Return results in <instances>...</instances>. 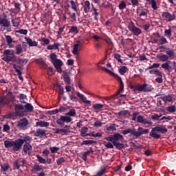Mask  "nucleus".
<instances>
[{"label": "nucleus", "mask_w": 176, "mask_h": 176, "mask_svg": "<svg viewBox=\"0 0 176 176\" xmlns=\"http://www.w3.org/2000/svg\"><path fill=\"white\" fill-rule=\"evenodd\" d=\"M31 138L30 137H21L15 141L6 140L4 141L5 148H12L14 152H17L21 149V146L25 141H30Z\"/></svg>", "instance_id": "nucleus-1"}, {"label": "nucleus", "mask_w": 176, "mask_h": 176, "mask_svg": "<svg viewBox=\"0 0 176 176\" xmlns=\"http://www.w3.org/2000/svg\"><path fill=\"white\" fill-rule=\"evenodd\" d=\"M148 133H149V129H144V127L142 126H139L138 128V131L135 130V129L130 128L122 131V134L124 135L131 134V135H133L134 140H137V138H139V137H141V135H144V134H148Z\"/></svg>", "instance_id": "nucleus-2"}, {"label": "nucleus", "mask_w": 176, "mask_h": 176, "mask_svg": "<svg viewBox=\"0 0 176 176\" xmlns=\"http://www.w3.org/2000/svg\"><path fill=\"white\" fill-rule=\"evenodd\" d=\"M167 131H168V129L166 126L158 124L156 126L152 128L149 135L150 137L155 138V140H159L162 138V135L156 133H161L162 134H166Z\"/></svg>", "instance_id": "nucleus-3"}, {"label": "nucleus", "mask_w": 176, "mask_h": 176, "mask_svg": "<svg viewBox=\"0 0 176 176\" xmlns=\"http://www.w3.org/2000/svg\"><path fill=\"white\" fill-rule=\"evenodd\" d=\"M3 54L4 56L2 58V60L6 63H10V61L12 63H16V61H17V58L14 54V52H11L10 50H4Z\"/></svg>", "instance_id": "nucleus-4"}, {"label": "nucleus", "mask_w": 176, "mask_h": 176, "mask_svg": "<svg viewBox=\"0 0 176 176\" xmlns=\"http://www.w3.org/2000/svg\"><path fill=\"white\" fill-rule=\"evenodd\" d=\"M50 57L57 72H63V69H61V67H63V61L60 59H57V55L54 53L50 54Z\"/></svg>", "instance_id": "nucleus-5"}, {"label": "nucleus", "mask_w": 176, "mask_h": 176, "mask_svg": "<svg viewBox=\"0 0 176 176\" xmlns=\"http://www.w3.org/2000/svg\"><path fill=\"white\" fill-rule=\"evenodd\" d=\"M128 30L134 35L135 36H140L141 34H142V31L141 29L135 26L134 22L131 21L128 25Z\"/></svg>", "instance_id": "nucleus-6"}, {"label": "nucleus", "mask_w": 176, "mask_h": 176, "mask_svg": "<svg viewBox=\"0 0 176 176\" xmlns=\"http://www.w3.org/2000/svg\"><path fill=\"white\" fill-rule=\"evenodd\" d=\"M23 137H29L30 138V140H26L24 142V145L23 146V151L25 153V155H31V151H32V146L30 144L31 141H32V137L26 135Z\"/></svg>", "instance_id": "nucleus-7"}, {"label": "nucleus", "mask_w": 176, "mask_h": 176, "mask_svg": "<svg viewBox=\"0 0 176 176\" xmlns=\"http://www.w3.org/2000/svg\"><path fill=\"white\" fill-rule=\"evenodd\" d=\"M116 78L118 80V82H120V88L116 91V94L110 96L109 100H116V97H118V96H119L124 89V85L123 84V80H122V78H120V76H118L116 77Z\"/></svg>", "instance_id": "nucleus-8"}, {"label": "nucleus", "mask_w": 176, "mask_h": 176, "mask_svg": "<svg viewBox=\"0 0 176 176\" xmlns=\"http://www.w3.org/2000/svg\"><path fill=\"white\" fill-rule=\"evenodd\" d=\"M24 106L23 104H16L14 105V115L17 116H24Z\"/></svg>", "instance_id": "nucleus-9"}, {"label": "nucleus", "mask_w": 176, "mask_h": 176, "mask_svg": "<svg viewBox=\"0 0 176 176\" xmlns=\"http://www.w3.org/2000/svg\"><path fill=\"white\" fill-rule=\"evenodd\" d=\"M160 49L166 50V53L168 58H169V60H174L175 57V52H174V50H170L169 47H167L164 45L160 46Z\"/></svg>", "instance_id": "nucleus-10"}, {"label": "nucleus", "mask_w": 176, "mask_h": 176, "mask_svg": "<svg viewBox=\"0 0 176 176\" xmlns=\"http://www.w3.org/2000/svg\"><path fill=\"white\" fill-rule=\"evenodd\" d=\"M27 163V160L24 158H20L14 162V167L16 168V170H20L21 167H24Z\"/></svg>", "instance_id": "nucleus-11"}, {"label": "nucleus", "mask_w": 176, "mask_h": 176, "mask_svg": "<svg viewBox=\"0 0 176 176\" xmlns=\"http://www.w3.org/2000/svg\"><path fill=\"white\" fill-rule=\"evenodd\" d=\"M0 25L8 28L10 27V21L8 19V16L4 14L3 17L0 16Z\"/></svg>", "instance_id": "nucleus-12"}, {"label": "nucleus", "mask_w": 176, "mask_h": 176, "mask_svg": "<svg viewBox=\"0 0 176 176\" xmlns=\"http://www.w3.org/2000/svg\"><path fill=\"white\" fill-rule=\"evenodd\" d=\"M146 86V85L142 84L139 86L131 85L130 87L134 93H135V91H139V93H145V91H146V89H145Z\"/></svg>", "instance_id": "nucleus-13"}, {"label": "nucleus", "mask_w": 176, "mask_h": 176, "mask_svg": "<svg viewBox=\"0 0 176 176\" xmlns=\"http://www.w3.org/2000/svg\"><path fill=\"white\" fill-rule=\"evenodd\" d=\"M136 121L138 123H142V124H148L149 126H152V121H148L146 119L144 118L142 116H138Z\"/></svg>", "instance_id": "nucleus-14"}, {"label": "nucleus", "mask_w": 176, "mask_h": 176, "mask_svg": "<svg viewBox=\"0 0 176 176\" xmlns=\"http://www.w3.org/2000/svg\"><path fill=\"white\" fill-rule=\"evenodd\" d=\"M28 126V120L24 118L18 121L16 124V127H19V129H24V127H27Z\"/></svg>", "instance_id": "nucleus-15"}, {"label": "nucleus", "mask_w": 176, "mask_h": 176, "mask_svg": "<svg viewBox=\"0 0 176 176\" xmlns=\"http://www.w3.org/2000/svg\"><path fill=\"white\" fill-rule=\"evenodd\" d=\"M34 137H39V138L46 137V130L42 129H37L36 131L34 132Z\"/></svg>", "instance_id": "nucleus-16"}, {"label": "nucleus", "mask_w": 176, "mask_h": 176, "mask_svg": "<svg viewBox=\"0 0 176 176\" xmlns=\"http://www.w3.org/2000/svg\"><path fill=\"white\" fill-rule=\"evenodd\" d=\"M162 17L167 20V21H173V20H175V15L171 14L168 12H164L162 13Z\"/></svg>", "instance_id": "nucleus-17"}, {"label": "nucleus", "mask_w": 176, "mask_h": 176, "mask_svg": "<svg viewBox=\"0 0 176 176\" xmlns=\"http://www.w3.org/2000/svg\"><path fill=\"white\" fill-rule=\"evenodd\" d=\"M76 95L79 97V98H80L84 104H87V105H90L91 104V101L87 100V98L85 96H83V94L77 92Z\"/></svg>", "instance_id": "nucleus-18"}, {"label": "nucleus", "mask_w": 176, "mask_h": 176, "mask_svg": "<svg viewBox=\"0 0 176 176\" xmlns=\"http://www.w3.org/2000/svg\"><path fill=\"white\" fill-rule=\"evenodd\" d=\"M79 46H82V42H80V41L78 40L76 41V43L74 44L72 50V53L73 54H74V56H78V48L79 47Z\"/></svg>", "instance_id": "nucleus-19"}, {"label": "nucleus", "mask_w": 176, "mask_h": 176, "mask_svg": "<svg viewBox=\"0 0 176 176\" xmlns=\"http://www.w3.org/2000/svg\"><path fill=\"white\" fill-rule=\"evenodd\" d=\"M25 41L30 47L38 46V42L32 41V39L29 37H26Z\"/></svg>", "instance_id": "nucleus-20"}, {"label": "nucleus", "mask_w": 176, "mask_h": 176, "mask_svg": "<svg viewBox=\"0 0 176 176\" xmlns=\"http://www.w3.org/2000/svg\"><path fill=\"white\" fill-rule=\"evenodd\" d=\"M12 67L14 69H15V72H16L19 76V79H20V80H23V72H21V70L17 69V65H16L15 63L12 65Z\"/></svg>", "instance_id": "nucleus-21"}, {"label": "nucleus", "mask_w": 176, "mask_h": 176, "mask_svg": "<svg viewBox=\"0 0 176 176\" xmlns=\"http://www.w3.org/2000/svg\"><path fill=\"white\" fill-rule=\"evenodd\" d=\"M113 140L115 142H117V141H120L124 140V138L123 137V135L118 133L113 135Z\"/></svg>", "instance_id": "nucleus-22"}, {"label": "nucleus", "mask_w": 176, "mask_h": 176, "mask_svg": "<svg viewBox=\"0 0 176 176\" xmlns=\"http://www.w3.org/2000/svg\"><path fill=\"white\" fill-rule=\"evenodd\" d=\"M60 133H63L65 135L68 134V133H71L69 129H56L55 131V134H60Z\"/></svg>", "instance_id": "nucleus-23"}, {"label": "nucleus", "mask_w": 176, "mask_h": 176, "mask_svg": "<svg viewBox=\"0 0 176 176\" xmlns=\"http://www.w3.org/2000/svg\"><path fill=\"white\" fill-rule=\"evenodd\" d=\"M85 13H89L90 12V1H85L83 6Z\"/></svg>", "instance_id": "nucleus-24"}, {"label": "nucleus", "mask_w": 176, "mask_h": 176, "mask_svg": "<svg viewBox=\"0 0 176 176\" xmlns=\"http://www.w3.org/2000/svg\"><path fill=\"white\" fill-rule=\"evenodd\" d=\"M157 58H159L160 61H162V63H165V61H168L169 60L168 56H167L166 54L157 55Z\"/></svg>", "instance_id": "nucleus-25"}, {"label": "nucleus", "mask_w": 176, "mask_h": 176, "mask_svg": "<svg viewBox=\"0 0 176 176\" xmlns=\"http://www.w3.org/2000/svg\"><path fill=\"white\" fill-rule=\"evenodd\" d=\"M11 23H12L13 27H19L20 23H21V21L19 18L16 19H12Z\"/></svg>", "instance_id": "nucleus-26"}, {"label": "nucleus", "mask_w": 176, "mask_h": 176, "mask_svg": "<svg viewBox=\"0 0 176 176\" xmlns=\"http://www.w3.org/2000/svg\"><path fill=\"white\" fill-rule=\"evenodd\" d=\"M160 99L162 100L164 102H171V101H173V97H171V96H161Z\"/></svg>", "instance_id": "nucleus-27"}, {"label": "nucleus", "mask_w": 176, "mask_h": 176, "mask_svg": "<svg viewBox=\"0 0 176 176\" xmlns=\"http://www.w3.org/2000/svg\"><path fill=\"white\" fill-rule=\"evenodd\" d=\"M100 69L102 71H105V72H107L108 74H109L112 76H114L115 78H116L117 76H119L118 74L113 73L112 71L109 70V69H107V68H106L104 67H100Z\"/></svg>", "instance_id": "nucleus-28"}, {"label": "nucleus", "mask_w": 176, "mask_h": 176, "mask_svg": "<svg viewBox=\"0 0 176 176\" xmlns=\"http://www.w3.org/2000/svg\"><path fill=\"white\" fill-rule=\"evenodd\" d=\"M24 109L26 110L27 112H32L34 111V106L31 104V103H26L24 106Z\"/></svg>", "instance_id": "nucleus-29"}, {"label": "nucleus", "mask_w": 176, "mask_h": 176, "mask_svg": "<svg viewBox=\"0 0 176 176\" xmlns=\"http://www.w3.org/2000/svg\"><path fill=\"white\" fill-rule=\"evenodd\" d=\"M113 145L116 146V149H118V151H120L124 148V144L123 143H119L118 142H113Z\"/></svg>", "instance_id": "nucleus-30"}, {"label": "nucleus", "mask_w": 176, "mask_h": 176, "mask_svg": "<svg viewBox=\"0 0 176 176\" xmlns=\"http://www.w3.org/2000/svg\"><path fill=\"white\" fill-rule=\"evenodd\" d=\"M161 67L162 68H164V69H166V71H168V72H171L173 71V67H171L167 62L162 63Z\"/></svg>", "instance_id": "nucleus-31"}, {"label": "nucleus", "mask_w": 176, "mask_h": 176, "mask_svg": "<svg viewBox=\"0 0 176 176\" xmlns=\"http://www.w3.org/2000/svg\"><path fill=\"white\" fill-rule=\"evenodd\" d=\"M92 108L94 109V111H101L102 108H104V104L101 103H97L94 104Z\"/></svg>", "instance_id": "nucleus-32"}, {"label": "nucleus", "mask_w": 176, "mask_h": 176, "mask_svg": "<svg viewBox=\"0 0 176 176\" xmlns=\"http://www.w3.org/2000/svg\"><path fill=\"white\" fill-rule=\"evenodd\" d=\"M49 122L45 121H39L36 123V126H38L39 127H48Z\"/></svg>", "instance_id": "nucleus-33"}, {"label": "nucleus", "mask_w": 176, "mask_h": 176, "mask_svg": "<svg viewBox=\"0 0 176 176\" xmlns=\"http://www.w3.org/2000/svg\"><path fill=\"white\" fill-rule=\"evenodd\" d=\"M87 131H89V128L87 126H83L81 128L80 130V135L81 137H87Z\"/></svg>", "instance_id": "nucleus-34"}, {"label": "nucleus", "mask_w": 176, "mask_h": 176, "mask_svg": "<svg viewBox=\"0 0 176 176\" xmlns=\"http://www.w3.org/2000/svg\"><path fill=\"white\" fill-rule=\"evenodd\" d=\"M18 98H19L20 102L22 104H27V102L25 101V100H27V95L24 94H20L19 96H18Z\"/></svg>", "instance_id": "nucleus-35"}, {"label": "nucleus", "mask_w": 176, "mask_h": 176, "mask_svg": "<svg viewBox=\"0 0 176 176\" xmlns=\"http://www.w3.org/2000/svg\"><path fill=\"white\" fill-rule=\"evenodd\" d=\"M6 41L8 46H10L12 43H16V41H13V39L12 38V36L10 35L6 36Z\"/></svg>", "instance_id": "nucleus-36"}, {"label": "nucleus", "mask_w": 176, "mask_h": 176, "mask_svg": "<svg viewBox=\"0 0 176 176\" xmlns=\"http://www.w3.org/2000/svg\"><path fill=\"white\" fill-rule=\"evenodd\" d=\"M60 118L64 123H71L72 122V118L69 116H60Z\"/></svg>", "instance_id": "nucleus-37"}, {"label": "nucleus", "mask_w": 176, "mask_h": 176, "mask_svg": "<svg viewBox=\"0 0 176 176\" xmlns=\"http://www.w3.org/2000/svg\"><path fill=\"white\" fill-rule=\"evenodd\" d=\"M92 144H97V141L95 140H83L81 142V145H91Z\"/></svg>", "instance_id": "nucleus-38"}, {"label": "nucleus", "mask_w": 176, "mask_h": 176, "mask_svg": "<svg viewBox=\"0 0 176 176\" xmlns=\"http://www.w3.org/2000/svg\"><path fill=\"white\" fill-rule=\"evenodd\" d=\"M144 85H146L144 87V89L146 90L145 91V93H151V91H153V87H152V85L146 83H144Z\"/></svg>", "instance_id": "nucleus-39"}, {"label": "nucleus", "mask_w": 176, "mask_h": 176, "mask_svg": "<svg viewBox=\"0 0 176 176\" xmlns=\"http://www.w3.org/2000/svg\"><path fill=\"white\" fill-rule=\"evenodd\" d=\"M69 34H78L79 30H78V27L76 26H72L69 31Z\"/></svg>", "instance_id": "nucleus-40"}, {"label": "nucleus", "mask_w": 176, "mask_h": 176, "mask_svg": "<svg viewBox=\"0 0 176 176\" xmlns=\"http://www.w3.org/2000/svg\"><path fill=\"white\" fill-rule=\"evenodd\" d=\"M43 170V167L42 166L40 165H34V166L32 167V171H42Z\"/></svg>", "instance_id": "nucleus-41"}, {"label": "nucleus", "mask_w": 176, "mask_h": 176, "mask_svg": "<svg viewBox=\"0 0 176 176\" xmlns=\"http://www.w3.org/2000/svg\"><path fill=\"white\" fill-rule=\"evenodd\" d=\"M113 57L114 58H116V60L118 62L120 63V64H123V60H122L121 57L122 56H120V54H118V53H115L113 54Z\"/></svg>", "instance_id": "nucleus-42"}, {"label": "nucleus", "mask_w": 176, "mask_h": 176, "mask_svg": "<svg viewBox=\"0 0 176 176\" xmlns=\"http://www.w3.org/2000/svg\"><path fill=\"white\" fill-rule=\"evenodd\" d=\"M63 79L65 83H67V85H71V78L67 74H63Z\"/></svg>", "instance_id": "nucleus-43"}, {"label": "nucleus", "mask_w": 176, "mask_h": 176, "mask_svg": "<svg viewBox=\"0 0 176 176\" xmlns=\"http://www.w3.org/2000/svg\"><path fill=\"white\" fill-rule=\"evenodd\" d=\"M23 53V47L21 44H18L16 46V54H21Z\"/></svg>", "instance_id": "nucleus-44"}, {"label": "nucleus", "mask_w": 176, "mask_h": 176, "mask_svg": "<svg viewBox=\"0 0 176 176\" xmlns=\"http://www.w3.org/2000/svg\"><path fill=\"white\" fill-rule=\"evenodd\" d=\"M60 46L59 43H54V45H50L47 47V49L48 50H53L54 49H58V47Z\"/></svg>", "instance_id": "nucleus-45"}, {"label": "nucleus", "mask_w": 176, "mask_h": 176, "mask_svg": "<svg viewBox=\"0 0 176 176\" xmlns=\"http://www.w3.org/2000/svg\"><path fill=\"white\" fill-rule=\"evenodd\" d=\"M66 116H72L74 117L76 115V110H75L74 109H72L69 110V112L65 113Z\"/></svg>", "instance_id": "nucleus-46"}, {"label": "nucleus", "mask_w": 176, "mask_h": 176, "mask_svg": "<svg viewBox=\"0 0 176 176\" xmlns=\"http://www.w3.org/2000/svg\"><path fill=\"white\" fill-rule=\"evenodd\" d=\"M126 7L127 4L126 3V2H124V1H121L120 4L118 5L120 10H123V9H126Z\"/></svg>", "instance_id": "nucleus-47"}, {"label": "nucleus", "mask_w": 176, "mask_h": 176, "mask_svg": "<svg viewBox=\"0 0 176 176\" xmlns=\"http://www.w3.org/2000/svg\"><path fill=\"white\" fill-rule=\"evenodd\" d=\"M127 71H129V69H127V67L126 66H122L119 69V72L121 75L125 74Z\"/></svg>", "instance_id": "nucleus-48"}, {"label": "nucleus", "mask_w": 176, "mask_h": 176, "mask_svg": "<svg viewBox=\"0 0 176 176\" xmlns=\"http://www.w3.org/2000/svg\"><path fill=\"white\" fill-rule=\"evenodd\" d=\"M16 34H21V35H27L28 34V30L21 29L19 30H15Z\"/></svg>", "instance_id": "nucleus-49"}, {"label": "nucleus", "mask_w": 176, "mask_h": 176, "mask_svg": "<svg viewBox=\"0 0 176 176\" xmlns=\"http://www.w3.org/2000/svg\"><path fill=\"white\" fill-rule=\"evenodd\" d=\"M130 112L129 110H121L118 113V116H126V115H129Z\"/></svg>", "instance_id": "nucleus-50"}, {"label": "nucleus", "mask_w": 176, "mask_h": 176, "mask_svg": "<svg viewBox=\"0 0 176 176\" xmlns=\"http://www.w3.org/2000/svg\"><path fill=\"white\" fill-rule=\"evenodd\" d=\"M15 63H17V64H27V63H28V59L27 58H19L16 59V61H15Z\"/></svg>", "instance_id": "nucleus-51"}, {"label": "nucleus", "mask_w": 176, "mask_h": 176, "mask_svg": "<svg viewBox=\"0 0 176 176\" xmlns=\"http://www.w3.org/2000/svg\"><path fill=\"white\" fill-rule=\"evenodd\" d=\"M0 104H9V100L5 96H0Z\"/></svg>", "instance_id": "nucleus-52"}, {"label": "nucleus", "mask_w": 176, "mask_h": 176, "mask_svg": "<svg viewBox=\"0 0 176 176\" xmlns=\"http://www.w3.org/2000/svg\"><path fill=\"white\" fill-rule=\"evenodd\" d=\"M166 111H168V112H170V113L175 112L176 111L175 105H171L168 107L166 109Z\"/></svg>", "instance_id": "nucleus-53"}, {"label": "nucleus", "mask_w": 176, "mask_h": 176, "mask_svg": "<svg viewBox=\"0 0 176 176\" xmlns=\"http://www.w3.org/2000/svg\"><path fill=\"white\" fill-rule=\"evenodd\" d=\"M150 3L151 4V8L153 9V10H157V3H156V0H151Z\"/></svg>", "instance_id": "nucleus-54"}, {"label": "nucleus", "mask_w": 176, "mask_h": 176, "mask_svg": "<svg viewBox=\"0 0 176 176\" xmlns=\"http://www.w3.org/2000/svg\"><path fill=\"white\" fill-rule=\"evenodd\" d=\"M116 124H113L112 125L107 126L106 130L107 131H116V127H115Z\"/></svg>", "instance_id": "nucleus-55"}, {"label": "nucleus", "mask_w": 176, "mask_h": 176, "mask_svg": "<svg viewBox=\"0 0 176 176\" xmlns=\"http://www.w3.org/2000/svg\"><path fill=\"white\" fill-rule=\"evenodd\" d=\"M36 157H37V160L39 162V163H41L43 164H46V163H47L46 160H45L41 155H36Z\"/></svg>", "instance_id": "nucleus-56"}, {"label": "nucleus", "mask_w": 176, "mask_h": 176, "mask_svg": "<svg viewBox=\"0 0 176 176\" xmlns=\"http://www.w3.org/2000/svg\"><path fill=\"white\" fill-rule=\"evenodd\" d=\"M1 167L2 171H4L6 173V171H8V170H9L10 166L8 164H3V165H1Z\"/></svg>", "instance_id": "nucleus-57"}, {"label": "nucleus", "mask_w": 176, "mask_h": 176, "mask_svg": "<svg viewBox=\"0 0 176 176\" xmlns=\"http://www.w3.org/2000/svg\"><path fill=\"white\" fill-rule=\"evenodd\" d=\"M10 130V126L8 123L5 124L3 126V131L5 133H8V131Z\"/></svg>", "instance_id": "nucleus-58"}, {"label": "nucleus", "mask_w": 176, "mask_h": 176, "mask_svg": "<svg viewBox=\"0 0 176 176\" xmlns=\"http://www.w3.org/2000/svg\"><path fill=\"white\" fill-rule=\"evenodd\" d=\"M164 36L170 38L171 36V29H168L164 30Z\"/></svg>", "instance_id": "nucleus-59"}, {"label": "nucleus", "mask_w": 176, "mask_h": 176, "mask_svg": "<svg viewBox=\"0 0 176 176\" xmlns=\"http://www.w3.org/2000/svg\"><path fill=\"white\" fill-rule=\"evenodd\" d=\"M70 3L72 5V9H73L74 12H78V8L76 7V4H75V1L74 0H72L70 1Z\"/></svg>", "instance_id": "nucleus-60"}, {"label": "nucleus", "mask_w": 176, "mask_h": 176, "mask_svg": "<svg viewBox=\"0 0 176 176\" xmlns=\"http://www.w3.org/2000/svg\"><path fill=\"white\" fill-rule=\"evenodd\" d=\"M63 163H65V159H64V157H60L56 160V164H58V166L63 164Z\"/></svg>", "instance_id": "nucleus-61"}, {"label": "nucleus", "mask_w": 176, "mask_h": 176, "mask_svg": "<svg viewBox=\"0 0 176 176\" xmlns=\"http://www.w3.org/2000/svg\"><path fill=\"white\" fill-rule=\"evenodd\" d=\"M41 42H43V45H49L50 43V40L46 38H41Z\"/></svg>", "instance_id": "nucleus-62"}, {"label": "nucleus", "mask_w": 176, "mask_h": 176, "mask_svg": "<svg viewBox=\"0 0 176 176\" xmlns=\"http://www.w3.org/2000/svg\"><path fill=\"white\" fill-rule=\"evenodd\" d=\"M160 45H164L166 43H168V42L167 41V38H164V37H162L160 39Z\"/></svg>", "instance_id": "nucleus-63"}, {"label": "nucleus", "mask_w": 176, "mask_h": 176, "mask_svg": "<svg viewBox=\"0 0 176 176\" xmlns=\"http://www.w3.org/2000/svg\"><path fill=\"white\" fill-rule=\"evenodd\" d=\"M56 123H57V124H59V126H64L65 124L64 121H63L61 118V116H60V118L56 120Z\"/></svg>", "instance_id": "nucleus-64"}]
</instances>
